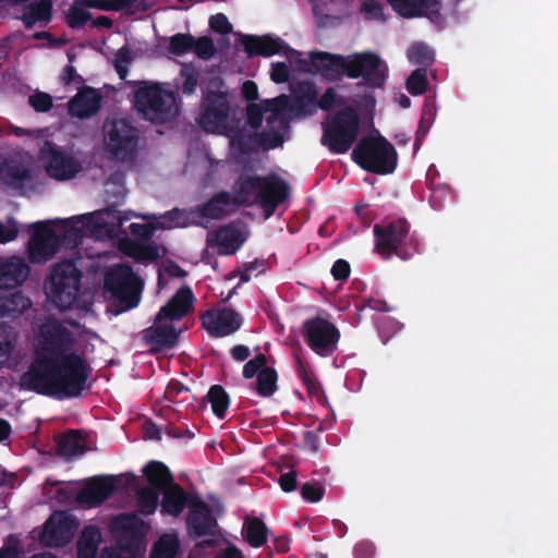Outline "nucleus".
Listing matches in <instances>:
<instances>
[{
  "label": "nucleus",
  "instance_id": "0eeeda50",
  "mask_svg": "<svg viewBox=\"0 0 558 558\" xmlns=\"http://www.w3.org/2000/svg\"><path fill=\"white\" fill-rule=\"evenodd\" d=\"M105 216H111L116 219V226H122L124 220L120 217L119 211L110 208L63 220L64 231L60 236L61 244L64 243L68 246L76 247L83 241L85 229L94 234L111 232L110 226L114 225L109 222Z\"/></svg>",
  "mask_w": 558,
  "mask_h": 558
},
{
  "label": "nucleus",
  "instance_id": "cd10ccee",
  "mask_svg": "<svg viewBox=\"0 0 558 558\" xmlns=\"http://www.w3.org/2000/svg\"><path fill=\"white\" fill-rule=\"evenodd\" d=\"M291 109L299 113L311 114L317 102L316 85L310 81L290 83Z\"/></svg>",
  "mask_w": 558,
  "mask_h": 558
},
{
  "label": "nucleus",
  "instance_id": "603ef678",
  "mask_svg": "<svg viewBox=\"0 0 558 558\" xmlns=\"http://www.w3.org/2000/svg\"><path fill=\"white\" fill-rule=\"evenodd\" d=\"M182 211L179 208H173L171 210L166 211L162 215L159 216H143L144 219H154L155 226L158 229L165 230V229H172L177 227H183L179 222V218L182 216Z\"/></svg>",
  "mask_w": 558,
  "mask_h": 558
},
{
  "label": "nucleus",
  "instance_id": "4c0bfd02",
  "mask_svg": "<svg viewBox=\"0 0 558 558\" xmlns=\"http://www.w3.org/2000/svg\"><path fill=\"white\" fill-rule=\"evenodd\" d=\"M85 451V441L80 430H70L58 440V453L65 459L81 456Z\"/></svg>",
  "mask_w": 558,
  "mask_h": 558
},
{
  "label": "nucleus",
  "instance_id": "ea45409f",
  "mask_svg": "<svg viewBox=\"0 0 558 558\" xmlns=\"http://www.w3.org/2000/svg\"><path fill=\"white\" fill-rule=\"evenodd\" d=\"M243 533L250 546L258 548L267 542L268 527L260 519L253 518L244 522Z\"/></svg>",
  "mask_w": 558,
  "mask_h": 558
},
{
  "label": "nucleus",
  "instance_id": "774afa93",
  "mask_svg": "<svg viewBox=\"0 0 558 558\" xmlns=\"http://www.w3.org/2000/svg\"><path fill=\"white\" fill-rule=\"evenodd\" d=\"M209 27L220 35H228L232 32V24L223 13L211 15L209 19Z\"/></svg>",
  "mask_w": 558,
  "mask_h": 558
},
{
  "label": "nucleus",
  "instance_id": "4468645a",
  "mask_svg": "<svg viewBox=\"0 0 558 558\" xmlns=\"http://www.w3.org/2000/svg\"><path fill=\"white\" fill-rule=\"evenodd\" d=\"M31 227L33 233L27 243L28 259L33 264H44L60 250V235L46 221L34 222Z\"/></svg>",
  "mask_w": 558,
  "mask_h": 558
},
{
  "label": "nucleus",
  "instance_id": "20e7f679",
  "mask_svg": "<svg viewBox=\"0 0 558 558\" xmlns=\"http://www.w3.org/2000/svg\"><path fill=\"white\" fill-rule=\"evenodd\" d=\"M81 279L82 271L73 262L54 265L45 282L47 298L60 311L72 308L78 299Z\"/></svg>",
  "mask_w": 558,
  "mask_h": 558
},
{
  "label": "nucleus",
  "instance_id": "2eb2a0df",
  "mask_svg": "<svg viewBox=\"0 0 558 558\" xmlns=\"http://www.w3.org/2000/svg\"><path fill=\"white\" fill-rule=\"evenodd\" d=\"M300 69L311 74H319L330 82L347 77V56L326 51H311L308 60H300Z\"/></svg>",
  "mask_w": 558,
  "mask_h": 558
},
{
  "label": "nucleus",
  "instance_id": "473e14b6",
  "mask_svg": "<svg viewBox=\"0 0 558 558\" xmlns=\"http://www.w3.org/2000/svg\"><path fill=\"white\" fill-rule=\"evenodd\" d=\"M178 338L179 332L173 325L151 326L143 331L144 342L151 345L155 351L162 348H173Z\"/></svg>",
  "mask_w": 558,
  "mask_h": 558
},
{
  "label": "nucleus",
  "instance_id": "6e6552de",
  "mask_svg": "<svg viewBox=\"0 0 558 558\" xmlns=\"http://www.w3.org/2000/svg\"><path fill=\"white\" fill-rule=\"evenodd\" d=\"M185 524L190 538L196 541L203 537H208L196 544L198 548L204 549L214 547L217 544V539H215V537L220 534L218 521L210 507L203 499H192L190 510L186 514Z\"/></svg>",
  "mask_w": 558,
  "mask_h": 558
},
{
  "label": "nucleus",
  "instance_id": "13d9d810",
  "mask_svg": "<svg viewBox=\"0 0 558 558\" xmlns=\"http://www.w3.org/2000/svg\"><path fill=\"white\" fill-rule=\"evenodd\" d=\"M192 51H194L199 59L209 60L216 53V46L210 37L202 36L195 38V46H193Z\"/></svg>",
  "mask_w": 558,
  "mask_h": 558
},
{
  "label": "nucleus",
  "instance_id": "052dcab7",
  "mask_svg": "<svg viewBox=\"0 0 558 558\" xmlns=\"http://www.w3.org/2000/svg\"><path fill=\"white\" fill-rule=\"evenodd\" d=\"M28 104L36 112H48L53 106V100L48 93L37 92L28 97Z\"/></svg>",
  "mask_w": 558,
  "mask_h": 558
},
{
  "label": "nucleus",
  "instance_id": "4d7b16f0",
  "mask_svg": "<svg viewBox=\"0 0 558 558\" xmlns=\"http://www.w3.org/2000/svg\"><path fill=\"white\" fill-rule=\"evenodd\" d=\"M133 54L129 46L124 45L118 49L113 61L114 69L120 78L124 80L128 75V65L132 62Z\"/></svg>",
  "mask_w": 558,
  "mask_h": 558
},
{
  "label": "nucleus",
  "instance_id": "b1692460",
  "mask_svg": "<svg viewBox=\"0 0 558 558\" xmlns=\"http://www.w3.org/2000/svg\"><path fill=\"white\" fill-rule=\"evenodd\" d=\"M31 274V267L24 257L0 256V289H14L22 286Z\"/></svg>",
  "mask_w": 558,
  "mask_h": 558
},
{
  "label": "nucleus",
  "instance_id": "5701e85b",
  "mask_svg": "<svg viewBox=\"0 0 558 558\" xmlns=\"http://www.w3.org/2000/svg\"><path fill=\"white\" fill-rule=\"evenodd\" d=\"M143 522L131 514H120L113 520V529L119 532L117 545L128 554L136 551L137 544L143 536Z\"/></svg>",
  "mask_w": 558,
  "mask_h": 558
},
{
  "label": "nucleus",
  "instance_id": "a211bd4d",
  "mask_svg": "<svg viewBox=\"0 0 558 558\" xmlns=\"http://www.w3.org/2000/svg\"><path fill=\"white\" fill-rule=\"evenodd\" d=\"M202 325L210 337L222 338L238 331L242 326V317L231 307L211 308L202 317Z\"/></svg>",
  "mask_w": 558,
  "mask_h": 558
},
{
  "label": "nucleus",
  "instance_id": "c9c22d12",
  "mask_svg": "<svg viewBox=\"0 0 558 558\" xmlns=\"http://www.w3.org/2000/svg\"><path fill=\"white\" fill-rule=\"evenodd\" d=\"M31 305V299L22 291L0 295V318L15 319L24 314Z\"/></svg>",
  "mask_w": 558,
  "mask_h": 558
},
{
  "label": "nucleus",
  "instance_id": "c756f323",
  "mask_svg": "<svg viewBox=\"0 0 558 558\" xmlns=\"http://www.w3.org/2000/svg\"><path fill=\"white\" fill-rule=\"evenodd\" d=\"M242 243L241 231L231 225L219 227L214 234L207 236V244L216 245L219 255L234 254Z\"/></svg>",
  "mask_w": 558,
  "mask_h": 558
},
{
  "label": "nucleus",
  "instance_id": "2f4dec72",
  "mask_svg": "<svg viewBox=\"0 0 558 558\" xmlns=\"http://www.w3.org/2000/svg\"><path fill=\"white\" fill-rule=\"evenodd\" d=\"M162 499L160 502L161 512L179 517L185 507L190 509V504L195 497L186 493L179 484H173L161 492Z\"/></svg>",
  "mask_w": 558,
  "mask_h": 558
},
{
  "label": "nucleus",
  "instance_id": "f257e3e1",
  "mask_svg": "<svg viewBox=\"0 0 558 558\" xmlns=\"http://www.w3.org/2000/svg\"><path fill=\"white\" fill-rule=\"evenodd\" d=\"M73 345V332L60 320L43 323L34 359L20 376L21 389L59 400L81 397L92 367L83 355L72 351Z\"/></svg>",
  "mask_w": 558,
  "mask_h": 558
},
{
  "label": "nucleus",
  "instance_id": "412c9836",
  "mask_svg": "<svg viewBox=\"0 0 558 558\" xmlns=\"http://www.w3.org/2000/svg\"><path fill=\"white\" fill-rule=\"evenodd\" d=\"M241 44L250 58L257 56L271 57L281 51H290L299 54V52L291 49L283 39L271 35H243Z\"/></svg>",
  "mask_w": 558,
  "mask_h": 558
},
{
  "label": "nucleus",
  "instance_id": "f704fd0d",
  "mask_svg": "<svg viewBox=\"0 0 558 558\" xmlns=\"http://www.w3.org/2000/svg\"><path fill=\"white\" fill-rule=\"evenodd\" d=\"M32 179L31 168L17 160H5L0 163V180L9 186L20 189Z\"/></svg>",
  "mask_w": 558,
  "mask_h": 558
},
{
  "label": "nucleus",
  "instance_id": "ddd939ff",
  "mask_svg": "<svg viewBox=\"0 0 558 558\" xmlns=\"http://www.w3.org/2000/svg\"><path fill=\"white\" fill-rule=\"evenodd\" d=\"M302 333L306 344L320 356H330L338 348L340 331L335 324L319 316L303 323Z\"/></svg>",
  "mask_w": 558,
  "mask_h": 558
},
{
  "label": "nucleus",
  "instance_id": "9d476101",
  "mask_svg": "<svg viewBox=\"0 0 558 558\" xmlns=\"http://www.w3.org/2000/svg\"><path fill=\"white\" fill-rule=\"evenodd\" d=\"M105 145L108 153L120 161L133 158L138 142V131L124 118L105 124Z\"/></svg>",
  "mask_w": 558,
  "mask_h": 558
},
{
  "label": "nucleus",
  "instance_id": "1a4fd4ad",
  "mask_svg": "<svg viewBox=\"0 0 558 558\" xmlns=\"http://www.w3.org/2000/svg\"><path fill=\"white\" fill-rule=\"evenodd\" d=\"M388 75L386 62L374 51L355 52L347 56V77L363 78V85L371 88L384 86Z\"/></svg>",
  "mask_w": 558,
  "mask_h": 558
},
{
  "label": "nucleus",
  "instance_id": "7ed1b4c3",
  "mask_svg": "<svg viewBox=\"0 0 558 558\" xmlns=\"http://www.w3.org/2000/svg\"><path fill=\"white\" fill-rule=\"evenodd\" d=\"M352 160L363 170L386 175L398 165V154L393 145L383 135L363 136L354 146Z\"/></svg>",
  "mask_w": 558,
  "mask_h": 558
},
{
  "label": "nucleus",
  "instance_id": "bb28decb",
  "mask_svg": "<svg viewBox=\"0 0 558 558\" xmlns=\"http://www.w3.org/2000/svg\"><path fill=\"white\" fill-rule=\"evenodd\" d=\"M101 95L90 86L82 87L69 101V112L72 117L81 119L96 114L100 109Z\"/></svg>",
  "mask_w": 558,
  "mask_h": 558
},
{
  "label": "nucleus",
  "instance_id": "37998d69",
  "mask_svg": "<svg viewBox=\"0 0 558 558\" xmlns=\"http://www.w3.org/2000/svg\"><path fill=\"white\" fill-rule=\"evenodd\" d=\"M278 374L272 367L263 368L256 377L254 389L263 398L271 397L278 389Z\"/></svg>",
  "mask_w": 558,
  "mask_h": 558
},
{
  "label": "nucleus",
  "instance_id": "a18cd8bd",
  "mask_svg": "<svg viewBox=\"0 0 558 558\" xmlns=\"http://www.w3.org/2000/svg\"><path fill=\"white\" fill-rule=\"evenodd\" d=\"M159 493L161 492L151 487H142L137 492V507L142 514L150 515L156 511L159 504Z\"/></svg>",
  "mask_w": 558,
  "mask_h": 558
},
{
  "label": "nucleus",
  "instance_id": "7c9ffc66",
  "mask_svg": "<svg viewBox=\"0 0 558 558\" xmlns=\"http://www.w3.org/2000/svg\"><path fill=\"white\" fill-rule=\"evenodd\" d=\"M262 175L241 174L233 185V202L235 207L257 203Z\"/></svg>",
  "mask_w": 558,
  "mask_h": 558
},
{
  "label": "nucleus",
  "instance_id": "8fccbe9b",
  "mask_svg": "<svg viewBox=\"0 0 558 558\" xmlns=\"http://www.w3.org/2000/svg\"><path fill=\"white\" fill-rule=\"evenodd\" d=\"M428 86L426 70L418 68L415 69L407 78L405 87L413 96L423 95Z\"/></svg>",
  "mask_w": 558,
  "mask_h": 558
},
{
  "label": "nucleus",
  "instance_id": "6e6d98bb",
  "mask_svg": "<svg viewBox=\"0 0 558 558\" xmlns=\"http://www.w3.org/2000/svg\"><path fill=\"white\" fill-rule=\"evenodd\" d=\"M129 254L138 260L155 262L160 257V247L154 242L142 245L134 244Z\"/></svg>",
  "mask_w": 558,
  "mask_h": 558
},
{
  "label": "nucleus",
  "instance_id": "680f3d73",
  "mask_svg": "<svg viewBox=\"0 0 558 558\" xmlns=\"http://www.w3.org/2000/svg\"><path fill=\"white\" fill-rule=\"evenodd\" d=\"M267 366V357L265 354L259 353L254 359L247 361L243 366V377L246 379L257 377V374Z\"/></svg>",
  "mask_w": 558,
  "mask_h": 558
},
{
  "label": "nucleus",
  "instance_id": "49530a36",
  "mask_svg": "<svg viewBox=\"0 0 558 558\" xmlns=\"http://www.w3.org/2000/svg\"><path fill=\"white\" fill-rule=\"evenodd\" d=\"M195 46V37L190 33H177L170 37L167 50L173 56H184Z\"/></svg>",
  "mask_w": 558,
  "mask_h": 558
},
{
  "label": "nucleus",
  "instance_id": "4be33fe9",
  "mask_svg": "<svg viewBox=\"0 0 558 558\" xmlns=\"http://www.w3.org/2000/svg\"><path fill=\"white\" fill-rule=\"evenodd\" d=\"M143 522L131 514H120L113 520V529L119 532L117 545L128 554L136 551L137 544L143 536Z\"/></svg>",
  "mask_w": 558,
  "mask_h": 558
},
{
  "label": "nucleus",
  "instance_id": "dca6fc26",
  "mask_svg": "<svg viewBox=\"0 0 558 558\" xmlns=\"http://www.w3.org/2000/svg\"><path fill=\"white\" fill-rule=\"evenodd\" d=\"M40 158L47 162V174L58 181L72 179L82 169L72 155L61 150L52 142H45L40 149Z\"/></svg>",
  "mask_w": 558,
  "mask_h": 558
},
{
  "label": "nucleus",
  "instance_id": "338daca9",
  "mask_svg": "<svg viewBox=\"0 0 558 558\" xmlns=\"http://www.w3.org/2000/svg\"><path fill=\"white\" fill-rule=\"evenodd\" d=\"M283 142L282 135L277 131L258 133L257 146L266 149H274Z\"/></svg>",
  "mask_w": 558,
  "mask_h": 558
},
{
  "label": "nucleus",
  "instance_id": "72a5a7b5",
  "mask_svg": "<svg viewBox=\"0 0 558 558\" xmlns=\"http://www.w3.org/2000/svg\"><path fill=\"white\" fill-rule=\"evenodd\" d=\"M52 0H38L26 4L19 17L26 29H32L38 22L48 24L52 19Z\"/></svg>",
  "mask_w": 558,
  "mask_h": 558
},
{
  "label": "nucleus",
  "instance_id": "f03ea898",
  "mask_svg": "<svg viewBox=\"0 0 558 558\" xmlns=\"http://www.w3.org/2000/svg\"><path fill=\"white\" fill-rule=\"evenodd\" d=\"M411 226L404 218H399L385 226L375 225V251L385 259L397 255L408 260L420 253V241L415 233L410 232Z\"/></svg>",
  "mask_w": 558,
  "mask_h": 558
},
{
  "label": "nucleus",
  "instance_id": "6ab92c4d",
  "mask_svg": "<svg viewBox=\"0 0 558 558\" xmlns=\"http://www.w3.org/2000/svg\"><path fill=\"white\" fill-rule=\"evenodd\" d=\"M289 196L288 183L277 174L262 177L257 204L265 210L267 217Z\"/></svg>",
  "mask_w": 558,
  "mask_h": 558
},
{
  "label": "nucleus",
  "instance_id": "79ce46f5",
  "mask_svg": "<svg viewBox=\"0 0 558 558\" xmlns=\"http://www.w3.org/2000/svg\"><path fill=\"white\" fill-rule=\"evenodd\" d=\"M230 137V149L234 155L246 156L257 147L258 134L245 133L242 130L235 131Z\"/></svg>",
  "mask_w": 558,
  "mask_h": 558
},
{
  "label": "nucleus",
  "instance_id": "e2e57ef3",
  "mask_svg": "<svg viewBox=\"0 0 558 558\" xmlns=\"http://www.w3.org/2000/svg\"><path fill=\"white\" fill-rule=\"evenodd\" d=\"M301 496L308 502H318L325 494V487L320 483H305L300 489Z\"/></svg>",
  "mask_w": 558,
  "mask_h": 558
},
{
  "label": "nucleus",
  "instance_id": "a19ab883",
  "mask_svg": "<svg viewBox=\"0 0 558 558\" xmlns=\"http://www.w3.org/2000/svg\"><path fill=\"white\" fill-rule=\"evenodd\" d=\"M205 401L210 403L213 413L218 418H223L226 416L230 405V397L222 386L213 385L203 399V402Z\"/></svg>",
  "mask_w": 558,
  "mask_h": 558
},
{
  "label": "nucleus",
  "instance_id": "e433bc0d",
  "mask_svg": "<svg viewBox=\"0 0 558 558\" xmlns=\"http://www.w3.org/2000/svg\"><path fill=\"white\" fill-rule=\"evenodd\" d=\"M143 473L150 487L157 490L162 492L175 484L171 471L160 461L148 462L143 469Z\"/></svg>",
  "mask_w": 558,
  "mask_h": 558
},
{
  "label": "nucleus",
  "instance_id": "c85d7f7f",
  "mask_svg": "<svg viewBox=\"0 0 558 558\" xmlns=\"http://www.w3.org/2000/svg\"><path fill=\"white\" fill-rule=\"evenodd\" d=\"M232 195L227 191L216 192L206 203L197 207V214L202 218L220 220L235 211Z\"/></svg>",
  "mask_w": 558,
  "mask_h": 558
},
{
  "label": "nucleus",
  "instance_id": "bf43d9fd",
  "mask_svg": "<svg viewBox=\"0 0 558 558\" xmlns=\"http://www.w3.org/2000/svg\"><path fill=\"white\" fill-rule=\"evenodd\" d=\"M190 392L189 387L184 386L178 380H171L165 391V399L173 403H183L187 401L186 397L181 398L182 395Z\"/></svg>",
  "mask_w": 558,
  "mask_h": 558
},
{
  "label": "nucleus",
  "instance_id": "864d4df0",
  "mask_svg": "<svg viewBox=\"0 0 558 558\" xmlns=\"http://www.w3.org/2000/svg\"><path fill=\"white\" fill-rule=\"evenodd\" d=\"M12 332L11 326L0 325V361H7L15 349L16 339Z\"/></svg>",
  "mask_w": 558,
  "mask_h": 558
},
{
  "label": "nucleus",
  "instance_id": "58836bf2",
  "mask_svg": "<svg viewBox=\"0 0 558 558\" xmlns=\"http://www.w3.org/2000/svg\"><path fill=\"white\" fill-rule=\"evenodd\" d=\"M100 532L97 526H86L77 542L78 558H95Z\"/></svg>",
  "mask_w": 558,
  "mask_h": 558
},
{
  "label": "nucleus",
  "instance_id": "9b49d317",
  "mask_svg": "<svg viewBox=\"0 0 558 558\" xmlns=\"http://www.w3.org/2000/svg\"><path fill=\"white\" fill-rule=\"evenodd\" d=\"M105 288L128 310L136 307L140 302L142 282L129 265H117L108 271Z\"/></svg>",
  "mask_w": 558,
  "mask_h": 558
},
{
  "label": "nucleus",
  "instance_id": "0e129e2a",
  "mask_svg": "<svg viewBox=\"0 0 558 558\" xmlns=\"http://www.w3.org/2000/svg\"><path fill=\"white\" fill-rule=\"evenodd\" d=\"M344 99L339 97L333 87H328L316 102L322 110L329 111L335 106H343Z\"/></svg>",
  "mask_w": 558,
  "mask_h": 558
},
{
  "label": "nucleus",
  "instance_id": "09e8293b",
  "mask_svg": "<svg viewBox=\"0 0 558 558\" xmlns=\"http://www.w3.org/2000/svg\"><path fill=\"white\" fill-rule=\"evenodd\" d=\"M179 548L177 538L171 536H162L155 544L150 558H174Z\"/></svg>",
  "mask_w": 558,
  "mask_h": 558
},
{
  "label": "nucleus",
  "instance_id": "de8ad7c7",
  "mask_svg": "<svg viewBox=\"0 0 558 558\" xmlns=\"http://www.w3.org/2000/svg\"><path fill=\"white\" fill-rule=\"evenodd\" d=\"M180 77L182 78V94L185 96L194 94L199 83V72L197 69L192 63L183 64L180 70Z\"/></svg>",
  "mask_w": 558,
  "mask_h": 558
},
{
  "label": "nucleus",
  "instance_id": "393cba45",
  "mask_svg": "<svg viewBox=\"0 0 558 558\" xmlns=\"http://www.w3.org/2000/svg\"><path fill=\"white\" fill-rule=\"evenodd\" d=\"M193 302L194 294L192 289L187 286L180 288L167 304L159 310L155 323H161L166 319H181L191 311Z\"/></svg>",
  "mask_w": 558,
  "mask_h": 558
},
{
  "label": "nucleus",
  "instance_id": "423d86ee",
  "mask_svg": "<svg viewBox=\"0 0 558 558\" xmlns=\"http://www.w3.org/2000/svg\"><path fill=\"white\" fill-rule=\"evenodd\" d=\"M134 107L145 120L154 124L169 122L178 113L174 94L158 85L138 88L134 93Z\"/></svg>",
  "mask_w": 558,
  "mask_h": 558
},
{
  "label": "nucleus",
  "instance_id": "5fc2aeb1",
  "mask_svg": "<svg viewBox=\"0 0 558 558\" xmlns=\"http://www.w3.org/2000/svg\"><path fill=\"white\" fill-rule=\"evenodd\" d=\"M137 0H82L87 8L119 12L133 5Z\"/></svg>",
  "mask_w": 558,
  "mask_h": 558
},
{
  "label": "nucleus",
  "instance_id": "3c124183",
  "mask_svg": "<svg viewBox=\"0 0 558 558\" xmlns=\"http://www.w3.org/2000/svg\"><path fill=\"white\" fill-rule=\"evenodd\" d=\"M408 58L413 64L428 66L434 61V53L428 46L417 43L410 47Z\"/></svg>",
  "mask_w": 558,
  "mask_h": 558
},
{
  "label": "nucleus",
  "instance_id": "c03bdc74",
  "mask_svg": "<svg viewBox=\"0 0 558 558\" xmlns=\"http://www.w3.org/2000/svg\"><path fill=\"white\" fill-rule=\"evenodd\" d=\"M86 5L82 0L75 1L65 13V23L70 28H82L92 20V13L86 10Z\"/></svg>",
  "mask_w": 558,
  "mask_h": 558
},
{
  "label": "nucleus",
  "instance_id": "69168bd1",
  "mask_svg": "<svg viewBox=\"0 0 558 558\" xmlns=\"http://www.w3.org/2000/svg\"><path fill=\"white\" fill-rule=\"evenodd\" d=\"M361 11L367 20L385 21L384 7L376 0H365L362 3Z\"/></svg>",
  "mask_w": 558,
  "mask_h": 558
},
{
  "label": "nucleus",
  "instance_id": "f8f14e48",
  "mask_svg": "<svg viewBox=\"0 0 558 558\" xmlns=\"http://www.w3.org/2000/svg\"><path fill=\"white\" fill-rule=\"evenodd\" d=\"M230 101L222 92H208L204 97L203 110L198 120L207 133L229 135L234 128L229 124Z\"/></svg>",
  "mask_w": 558,
  "mask_h": 558
},
{
  "label": "nucleus",
  "instance_id": "a878e982",
  "mask_svg": "<svg viewBox=\"0 0 558 558\" xmlns=\"http://www.w3.org/2000/svg\"><path fill=\"white\" fill-rule=\"evenodd\" d=\"M391 8L402 17L412 19L426 16L429 20L439 17V0H387Z\"/></svg>",
  "mask_w": 558,
  "mask_h": 558
},
{
  "label": "nucleus",
  "instance_id": "aec40b11",
  "mask_svg": "<svg viewBox=\"0 0 558 558\" xmlns=\"http://www.w3.org/2000/svg\"><path fill=\"white\" fill-rule=\"evenodd\" d=\"M116 477L98 475L90 477L76 495V501L88 508L100 506L116 489Z\"/></svg>",
  "mask_w": 558,
  "mask_h": 558
},
{
  "label": "nucleus",
  "instance_id": "39448f33",
  "mask_svg": "<svg viewBox=\"0 0 558 558\" xmlns=\"http://www.w3.org/2000/svg\"><path fill=\"white\" fill-rule=\"evenodd\" d=\"M361 129L360 116L349 106L336 112L323 123L322 144L331 153L342 155L356 142Z\"/></svg>",
  "mask_w": 558,
  "mask_h": 558
},
{
  "label": "nucleus",
  "instance_id": "f3484780",
  "mask_svg": "<svg viewBox=\"0 0 558 558\" xmlns=\"http://www.w3.org/2000/svg\"><path fill=\"white\" fill-rule=\"evenodd\" d=\"M77 526L74 517L65 511H56L45 522L40 542L48 547L65 546L73 539Z\"/></svg>",
  "mask_w": 558,
  "mask_h": 558
}]
</instances>
